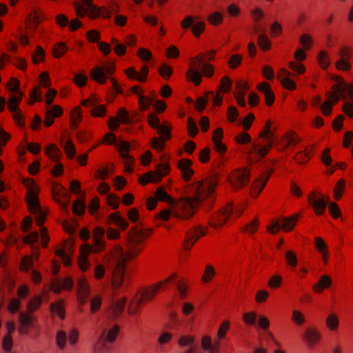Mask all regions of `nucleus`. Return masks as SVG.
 <instances>
[{"label":"nucleus","mask_w":353,"mask_h":353,"mask_svg":"<svg viewBox=\"0 0 353 353\" xmlns=\"http://www.w3.org/2000/svg\"><path fill=\"white\" fill-rule=\"evenodd\" d=\"M218 184L217 177L210 176L203 181L198 182L195 186L196 196L194 198L181 199L175 202L169 196L163 187H159L155 192V197L161 201L172 204V211L164 209L159 213V218L167 221L172 214L174 217L181 219H188L193 216L198 205L204 200L208 199V204L210 205L213 202V194Z\"/></svg>","instance_id":"f257e3e1"},{"label":"nucleus","mask_w":353,"mask_h":353,"mask_svg":"<svg viewBox=\"0 0 353 353\" xmlns=\"http://www.w3.org/2000/svg\"><path fill=\"white\" fill-rule=\"evenodd\" d=\"M146 238L142 229L134 227L128 234L126 248L118 245L112 252L110 266L113 269L112 285L114 290L122 285L125 263L139 255Z\"/></svg>","instance_id":"f03ea898"},{"label":"nucleus","mask_w":353,"mask_h":353,"mask_svg":"<svg viewBox=\"0 0 353 353\" xmlns=\"http://www.w3.org/2000/svg\"><path fill=\"white\" fill-rule=\"evenodd\" d=\"M28 188V194L26 196V202L30 213L34 214L36 216V223L41 227V234L42 236L41 243L43 247L48 245L49 236L47 235L46 228L42 227V224L45 221L46 213L41 210V207L39 203L37 198L38 187L33 181H30L26 185Z\"/></svg>","instance_id":"7ed1b4c3"},{"label":"nucleus","mask_w":353,"mask_h":353,"mask_svg":"<svg viewBox=\"0 0 353 353\" xmlns=\"http://www.w3.org/2000/svg\"><path fill=\"white\" fill-rule=\"evenodd\" d=\"M335 80L337 83L332 86L333 91L326 92L327 99L321 105V111L325 116L331 114L333 105L340 99L346 100L349 95L353 100V84H347L341 77H337Z\"/></svg>","instance_id":"20e7f679"},{"label":"nucleus","mask_w":353,"mask_h":353,"mask_svg":"<svg viewBox=\"0 0 353 353\" xmlns=\"http://www.w3.org/2000/svg\"><path fill=\"white\" fill-rule=\"evenodd\" d=\"M197 63H195L193 66H192L188 72H187V77L192 81V83L195 85H198L200 84L202 80L201 72L200 71V67L202 65L203 73L206 77H211L214 73V69L212 65L204 63L203 57L201 56H198L196 57Z\"/></svg>","instance_id":"39448f33"},{"label":"nucleus","mask_w":353,"mask_h":353,"mask_svg":"<svg viewBox=\"0 0 353 353\" xmlns=\"http://www.w3.org/2000/svg\"><path fill=\"white\" fill-rule=\"evenodd\" d=\"M243 212V208L239 207L234 210L232 204L230 203L222 212H216L212 216L209 223L214 228H218L222 226L231 214L239 216Z\"/></svg>","instance_id":"423d86ee"},{"label":"nucleus","mask_w":353,"mask_h":353,"mask_svg":"<svg viewBox=\"0 0 353 353\" xmlns=\"http://www.w3.org/2000/svg\"><path fill=\"white\" fill-rule=\"evenodd\" d=\"M176 276L175 274L172 275L170 278L165 280L163 282L158 283L154 285H152L150 288L145 289L141 294V299L138 300L137 303H135L134 305H131L129 309L128 312L130 314H134L136 313L137 310L139 308L140 305L141 304L143 300H152L156 294L157 293L159 289L162 286L163 283H167L170 282L171 279L174 278Z\"/></svg>","instance_id":"0eeeda50"},{"label":"nucleus","mask_w":353,"mask_h":353,"mask_svg":"<svg viewBox=\"0 0 353 353\" xmlns=\"http://www.w3.org/2000/svg\"><path fill=\"white\" fill-rule=\"evenodd\" d=\"M22 92H17L12 94L8 101V109L12 112V117L15 123L20 127L24 125V115L18 108V104L22 99Z\"/></svg>","instance_id":"6e6552de"},{"label":"nucleus","mask_w":353,"mask_h":353,"mask_svg":"<svg viewBox=\"0 0 353 353\" xmlns=\"http://www.w3.org/2000/svg\"><path fill=\"white\" fill-rule=\"evenodd\" d=\"M170 168L167 163H161L157 166L156 172H148L144 174L140 179L139 183L142 185H146L149 182L158 183L163 176H164L169 171Z\"/></svg>","instance_id":"1a4fd4ad"},{"label":"nucleus","mask_w":353,"mask_h":353,"mask_svg":"<svg viewBox=\"0 0 353 353\" xmlns=\"http://www.w3.org/2000/svg\"><path fill=\"white\" fill-rule=\"evenodd\" d=\"M250 180V170L247 168L237 169L233 171L230 176V183L236 189L246 186Z\"/></svg>","instance_id":"9d476101"},{"label":"nucleus","mask_w":353,"mask_h":353,"mask_svg":"<svg viewBox=\"0 0 353 353\" xmlns=\"http://www.w3.org/2000/svg\"><path fill=\"white\" fill-rule=\"evenodd\" d=\"M105 230L101 227L97 226L93 231L94 245L86 244L84 247L85 252H100L105 248L104 241Z\"/></svg>","instance_id":"9b49d317"},{"label":"nucleus","mask_w":353,"mask_h":353,"mask_svg":"<svg viewBox=\"0 0 353 353\" xmlns=\"http://www.w3.org/2000/svg\"><path fill=\"white\" fill-rule=\"evenodd\" d=\"M299 219V214H296L291 217H282L281 220L274 221L272 227L268 228V231L273 234L275 233L272 228L277 230L283 229L286 232L290 231L295 226L296 222Z\"/></svg>","instance_id":"f8f14e48"},{"label":"nucleus","mask_w":353,"mask_h":353,"mask_svg":"<svg viewBox=\"0 0 353 353\" xmlns=\"http://www.w3.org/2000/svg\"><path fill=\"white\" fill-rule=\"evenodd\" d=\"M206 232V229L202 227H194L188 231L186 234L184 241V248L185 250H190L194 243L199 239V238L204 235Z\"/></svg>","instance_id":"ddd939ff"},{"label":"nucleus","mask_w":353,"mask_h":353,"mask_svg":"<svg viewBox=\"0 0 353 353\" xmlns=\"http://www.w3.org/2000/svg\"><path fill=\"white\" fill-rule=\"evenodd\" d=\"M120 152L121 157L125 160V170L127 172H132L133 169L131 164L134 162V159L128 154L130 149V145L128 141H121L117 145Z\"/></svg>","instance_id":"4468645a"},{"label":"nucleus","mask_w":353,"mask_h":353,"mask_svg":"<svg viewBox=\"0 0 353 353\" xmlns=\"http://www.w3.org/2000/svg\"><path fill=\"white\" fill-rule=\"evenodd\" d=\"M114 69V66L113 65L104 68L96 67L91 70V77L94 81L103 84L106 81L107 74H112Z\"/></svg>","instance_id":"2eb2a0df"},{"label":"nucleus","mask_w":353,"mask_h":353,"mask_svg":"<svg viewBox=\"0 0 353 353\" xmlns=\"http://www.w3.org/2000/svg\"><path fill=\"white\" fill-rule=\"evenodd\" d=\"M81 105L92 108L91 113L94 117H103L105 114V106L99 105L97 99L95 97H92L88 99H85L81 101Z\"/></svg>","instance_id":"dca6fc26"},{"label":"nucleus","mask_w":353,"mask_h":353,"mask_svg":"<svg viewBox=\"0 0 353 353\" xmlns=\"http://www.w3.org/2000/svg\"><path fill=\"white\" fill-rule=\"evenodd\" d=\"M194 22V18L192 16H188L181 21V27L185 30L192 27V33L196 37H199L205 30V23L203 21H199L192 26Z\"/></svg>","instance_id":"f3484780"},{"label":"nucleus","mask_w":353,"mask_h":353,"mask_svg":"<svg viewBox=\"0 0 353 353\" xmlns=\"http://www.w3.org/2000/svg\"><path fill=\"white\" fill-rule=\"evenodd\" d=\"M117 117L118 119L113 117H111L108 119V127L112 130L117 129L119 127L118 121L124 124H128L131 122L128 112L123 108L119 109Z\"/></svg>","instance_id":"a211bd4d"},{"label":"nucleus","mask_w":353,"mask_h":353,"mask_svg":"<svg viewBox=\"0 0 353 353\" xmlns=\"http://www.w3.org/2000/svg\"><path fill=\"white\" fill-rule=\"evenodd\" d=\"M308 201L312 205L316 214L321 215L324 213L327 206V200L323 196L317 198L315 192H312L308 197Z\"/></svg>","instance_id":"6ab92c4d"},{"label":"nucleus","mask_w":353,"mask_h":353,"mask_svg":"<svg viewBox=\"0 0 353 353\" xmlns=\"http://www.w3.org/2000/svg\"><path fill=\"white\" fill-rule=\"evenodd\" d=\"M339 55L341 58L336 63L337 69L342 70H349L351 68V65L347 61V60L351 57L350 48L347 46L343 47L340 50Z\"/></svg>","instance_id":"aec40b11"},{"label":"nucleus","mask_w":353,"mask_h":353,"mask_svg":"<svg viewBox=\"0 0 353 353\" xmlns=\"http://www.w3.org/2000/svg\"><path fill=\"white\" fill-rule=\"evenodd\" d=\"M157 129L159 134L163 137V140L161 141L154 138L152 141V144L154 148L161 150L164 147L165 141L170 138V129L164 125H160Z\"/></svg>","instance_id":"412c9836"},{"label":"nucleus","mask_w":353,"mask_h":353,"mask_svg":"<svg viewBox=\"0 0 353 353\" xmlns=\"http://www.w3.org/2000/svg\"><path fill=\"white\" fill-rule=\"evenodd\" d=\"M131 91L139 97V103L141 110H146L152 103L153 99L143 94V91L139 85H134Z\"/></svg>","instance_id":"4be33fe9"},{"label":"nucleus","mask_w":353,"mask_h":353,"mask_svg":"<svg viewBox=\"0 0 353 353\" xmlns=\"http://www.w3.org/2000/svg\"><path fill=\"white\" fill-rule=\"evenodd\" d=\"M73 286V281L70 278H65L61 281L59 279L52 282L51 289L55 293H59L62 290H70Z\"/></svg>","instance_id":"5701e85b"},{"label":"nucleus","mask_w":353,"mask_h":353,"mask_svg":"<svg viewBox=\"0 0 353 353\" xmlns=\"http://www.w3.org/2000/svg\"><path fill=\"white\" fill-rule=\"evenodd\" d=\"M62 113L61 108L57 105H54L51 108H48L46 111L44 125L46 127L50 126L54 122V117H59Z\"/></svg>","instance_id":"b1692460"},{"label":"nucleus","mask_w":353,"mask_h":353,"mask_svg":"<svg viewBox=\"0 0 353 353\" xmlns=\"http://www.w3.org/2000/svg\"><path fill=\"white\" fill-rule=\"evenodd\" d=\"M78 290L79 293V301L81 304H84L90 294L89 285L85 279H80L79 280Z\"/></svg>","instance_id":"393cba45"},{"label":"nucleus","mask_w":353,"mask_h":353,"mask_svg":"<svg viewBox=\"0 0 353 353\" xmlns=\"http://www.w3.org/2000/svg\"><path fill=\"white\" fill-rule=\"evenodd\" d=\"M192 161L185 159L181 160L178 163V167L181 172L183 178L185 181H189L194 174V171L190 168Z\"/></svg>","instance_id":"a878e982"},{"label":"nucleus","mask_w":353,"mask_h":353,"mask_svg":"<svg viewBox=\"0 0 353 353\" xmlns=\"http://www.w3.org/2000/svg\"><path fill=\"white\" fill-rule=\"evenodd\" d=\"M291 73L285 69H281L279 75V79L281 81L283 85L289 90H294L296 84L294 81L290 79Z\"/></svg>","instance_id":"bb28decb"},{"label":"nucleus","mask_w":353,"mask_h":353,"mask_svg":"<svg viewBox=\"0 0 353 353\" xmlns=\"http://www.w3.org/2000/svg\"><path fill=\"white\" fill-rule=\"evenodd\" d=\"M259 92L264 93L265 102L268 105H271L274 101V94L270 90V85L267 83H263L258 85Z\"/></svg>","instance_id":"cd10ccee"},{"label":"nucleus","mask_w":353,"mask_h":353,"mask_svg":"<svg viewBox=\"0 0 353 353\" xmlns=\"http://www.w3.org/2000/svg\"><path fill=\"white\" fill-rule=\"evenodd\" d=\"M125 303V299L118 300L117 301L113 303L108 309L109 315L112 316L114 318H117L119 316H120L121 314L123 312Z\"/></svg>","instance_id":"c85d7f7f"},{"label":"nucleus","mask_w":353,"mask_h":353,"mask_svg":"<svg viewBox=\"0 0 353 353\" xmlns=\"http://www.w3.org/2000/svg\"><path fill=\"white\" fill-rule=\"evenodd\" d=\"M33 316L24 312L19 313V322L22 327L19 328V332L22 334H27L28 331L26 327L30 326L32 324Z\"/></svg>","instance_id":"c756f323"},{"label":"nucleus","mask_w":353,"mask_h":353,"mask_svg":"<svg viewBox=\"0 0 353 353\" xmlns=\"http://www.w3.org/2000/svg\"><path fill=\"white\" fill-rule=\"evenodd\" d=\"M119 332V327L117 325H114L112 328H111L110 330L107 331L105 327H102L101 333L99 336L100 340H105L106 339L109 342H113L117 335V333Z\"/></svg>","instance_id":"7c9ffc66"},{"label":"nucleus","mask_w":353,"mask_h":353,"mask_svg":"<svg viewBox=\"0 0 353 353\" xmlns=\"http://www.w3.org/2000/svg\"><path fill=\"white\" fill-rule=\"evenodd\" d=\"M270 174L267 176H261L260 178L256 180L254 184V187L253 188V190L252 192V196H257L260 194L265 185L269 179Z\"/></svg>","instance_id":"2f4dec72"},{"label":"nucleus","mask_w":353,"mask_h":353,"mask_svg":"<svg viewBox=\"0 0 353 353\" xmlns=\"http://www.w3.org/2000/svg\"><path fill=\"white\" fill-rule=\"evenodd\" d=\"M331 283V278L329 276L323 275L319 281L313 285V290L316 292H321L324 288L330 287Z\"/></svg>","instance_id":"473e14b6"},{"label":"nucleus","mask_w":353,"mask_h":353,"mask_svg":"<svg viewBox=\"0 0 353 353\" xmlns=\"http://www.w3.org/2000/svg\"><path fill=\"white\" fill-rule=\"evenodd\" d=\"M110 221L113 222L117 226L125 230L128 226V223L126 220L122 218L119 214L113 213L108 216Z\"/></svg>","instance_id":"72a5a7b5"},{"label":"nucleus","mask_w":353,"mask_h":353,"mask_svg":"<svg viewBox=\"0 0 353 353\" xmlns=\"http://www.w3.org/2000/svg\"><path fill=\"white\" fill-rule=\"evenodd\" d=\"M45 152L53 161H58L61 156L58 148L52 144L48 145L46 148Z\"/></svg>","instance_id":"f704fd0d"},{"label":"nucleus","mask_w":353,"mask_h":353,"mask_svg":"<svg viewBox=\"0 0 353 353\" xmlns=\"http://www.w3.org/2000/svg\"><path fill=\"white\" fill-rule=\"evenodd\" d=\"M50 310L53 314H56L61 319H63L64 315V308H63V301H59L57 303H53L50 305Z\"/></svg>","instance_id":"c9c22d12"},{"label":"nucleus","mask_w":353,"mask_h":353,"mask_svg":"<svg viewBox=\"0 0 353 353\" xmlns=\"http://www.w3.org/2000/svg\"><path fill=\"white\" fill-rule=\"evenodd\" d=\"M309 345L312 346L320 338V334L315 330H307L304 334Z\"/></svg>","instance_id":"e433bc0d"},{"label":"nucleus","mask_w":353,"mask_h":353,"mask_svg":"<svg viewBox=\"0 0 353 353\" xmlns=\"http://www.w3.org/2000/svg\"><path fill=\"white\" fill-rule=\"evenodd\" d=\"M339 323V318L334 313L330 314L326 319V325L332 330L337 329Z\"/></svg>","instance_id":"4c0bfd02"},{"label":"nucleus","mask_w":353,"mask_h":353,"mask_svg":"<svg viewBox=\"0 0 353 353\" xmlns=\"http://www.w3.org/2000/svg\"><path fill=\"white\" fill-rule=\"evenodd\" d=\"M42 302V299L39 296L33 297L27 305V310L28 312L31 313L37 310Z\"/></svg>","instance_id":"58836bf2"},{"label":"nucleus","mask_w":353,"mask_h":353,"mask_svg":"<svg viewBox=\"0 0 353 353\" xmlns=\"http://www.w3.org/2000/svg\"><path fill=\"white\" fill-rule=\"evenodd\" d=\"M67 341V334L65 332L59 330L56 335V343L60 350H63Z\"/></svg>","instance_id":"ea45409f"},{"label":"nucleus","mask_w":353,"mask_h":353,"mask_svg":"<svg viewBox=\"0 0 353 353\" xmlns=\"http://www.w3.org/2000/svg\"><path fill=\"white\" fill-rule=\"evenodd\" d=\"M32 57L33 63L34 64H37L44 59L45 52L41 46H38L36 48V50L32 54Z\"/></svg>","instance_id":"a19ab883"},{"label":"nucleus","mask_w":353,"mask_h":353,"mask_svg":"<svg viewBox=\"0 0 353 353\" xmlns=\"http://www.w3.org/2000/svg\"><path fill=\"white\" fill-rule=\"evenodd\" d=\"M85 210V204L79 201V199H76L72 205V211L74 214L76 215H82Z\"/></svg>","instance_id":"79ce46f5"},{"label":"nucleus","mask_w":353,"mask_h":353,"mask_svg":"<svg viewBox=\"0 0 353 353\" xmlns=\"http://www.w3.org/2000/svg\"><path fill=\"white\" fill-rule=\"evenodd\" d=\"M125 73L129 79H136L141 82L145 81V77H143L134 68H128Z\"/></svg>","instance_id":"37998d69"},{"label":"nucleus","mask_w":353,"mask_h":353,"mask_svg":"<svg viewBox=\"0 0 353 353\" xmlns=\"http://www.w3.org/2000/svg\"><path fill=\"white\" fill-rule=\"evenodd\" d=\"M315 246L321 255L328 253L327 245L321 237L315 239Z\"/></svg>","instance_id":"c03bdc74"},{"label":"nucleus","mask_w":353,"mask_h":353,"mask_svg":"<svg viewBox=\"0 0 353 353\" xmlns=\"http://www.w3.org/2000/svg\"><path fill=\"white\" fill-rule=\"evenodd\" d=\"M194 339L191 336H182L179 339L178 344L181 347H192Z\"/></svg>","instance_id":"a18cd8bd"},{"label":"nucleus","mask_w":353,"mask_h":353,"mask_svg":"<svg viewBox=\"0 0 353 353\" xmlns=\"http://www.w3.org/2000/svg\"><path fill=\"white\" fill-rule=\"evenodd\" d=\"M345 182L343 179H340L338 181L334 190L335 199L339 200L341 197L345 187Z\"/></svg>","instance_id":"49530a36"},{"label":"nucleus","mask_w":353,"mask_h":353,"mask_svg":"<svg viewBox=\"0 0 353 353\" xmlns=\"http://www.w3.org/2000/svg\"><path fill=\"white\" fill-rule=\"evenodd\" d=\"M67 46L63 43H58L53 48L54 56L57 58L61 57L67 51Z\"/></svg>","instance_id":"de8ad7c7"},{"label":"nucleus","mask_w":353,"mask_h":353,"mask_svg":"<svg viewBox=\"0 0 353 353\" xmlns=\"http://www.w3.org/2000/svg\"><path fill=\"white\" fill-rule=\"evenodd\" d=\"M285 260L289 266L294 268L297 265V258L296 254L292 251H288L285 253Z\"/></svg>","instance_id":"09e8293b"},{"label":"nucleus","mask_w":353,"mask_h":353,"mask_svg":"<svg viewBox=\"0 0 353 353\" xmlns=\"http://www.w3.org/2000/svg\"><path fill=\"white\" fill-rule=\"evenodd\" d=\"M188 130L189 135L191 137H195L198 134V132H199V130H198L196 123L194 121V120L191 117H189L188 119Z\"/></svg>","instance_id":"8fccbe9b"},{"label":"nucleus","mask_w":353,"mask_h":353,"mask_svg":"<svg viewBox=\"0 0 353 353\" xmlns=\"http://www.w3.org/2000/svg\"><path fill=\"white\" fill-rule=\"evenodd\" d=\"M258 44H259V47L261 48L264 50H267L270 49V40H269L268 37L263 34H260L259 36Z\"/></svg>","instance_id":"3c124183"},{"label":"nucleus","mask_w":353,"mask_h":353,"mask_svg":"<svg viewBox=\"0 0 353 353\" xmlns=\"http://www.w3.org/2000/svg\"><path fill=\"white\" fill-rule=\"evenodd\" d=\"M231 86L232 81L230 78L227 76L223 77L219 85L220 90L223 92H227L230 90Z\"/></svg>","instance_id":"603ef678"},{"label":"nucleus","mask_w":353,"mask_h":353,"mask_svg":"<svg viewBox=\"0 0 353 353\" xmlns=\"http://www.w3.org/2000/svg\"><path fill=\"white\" fill-rule=\"evenodd\" d=\"M101 305V296L96 295L91 299L90 303V310L92 313L98 311Z\"/></svg>","instance_id":"864d4df0"},{"label":"nucleus","mask_w":353,"mask_h":353,"mask_svg":"<svg viewBox=\"0 0 353 353\" xmlns=\"http://www.w3.org/2000/svg\"><path fill=\"white\" fill-rule=\"evenodd\" d=\"M243 321L248 325H255L256 314L255 312L245 313L243 316Z\"/></svg>","instance_id":"5fc2aeb1"},{"label":"nucleus","mask_w":353,"mask_h":353,"mask_svg":"<svg viewBox=\"0 0 353 353\" xmlns=\"http://www.w3.org/2000/svg\"><path fill=\"white\" fill-rule=\"evenodd\" d=\"M32 265V258L29 256H25L22 258L21 262V269L23 271L28 272Z\"/></svg>","instance_id":"6e6d98bb"},{"label":"nucleus","mask_w":353,"mask_h":353,"mask_svg":"<svg viewBox=\"0 0 353 353\" xmlns=\"http://www.w3.org/2000/svg\"><path fill=\"white\" fill-rule=\"evenodd\" d=\"M64 149L67 156L72 159L76 154V150L74 145L70 141H68L64 145Z\"/></svg>","instance_id":"4d7b16f0"},{"label":"nucleus","mask_w":353,"mask_h":353,"mask_svg":"<svg viewBox=\"0 0 353 353\" xmlns=\"http://www.w3.org/2000/svg\"><path fill=\"white\" fill-rule=\"evenodd\" d=\"M329 212L334 219H337L341 215V210L338 205L334 202L330 203Z\"/></svg>","instance_id":"13d9d810"},{"label":"nucleus","mask_w":353,"mask_h":353,"mask_svg":"<svg viewBox=\"0 0 353 353\" xmlns=\"http://www.w3.org/2000/svg\"><path fill=\"white\" fill-rule=\"evenodd\" d=\"M319 63L323 68H326L330 65V61L325 52L321 51L319 54Z\"/></svg>","instance_id":"bf43d9fd"},{"label":"nucleus","mask_w":353,"mask_h":353,"mask_svg":"<svg viewBox=\"0 0 353 353\" xmlns=\"http://www.w3.org/2000/svg\"><path fill=\"white\" fill-rule=\"evenodd\" d=\"M208 19L212 25H218L223 21V16L219 12H216L209 15Z\"/></svg>","instance_id":"052dcab7"},{"label":"nucleus","mask_w":353,"mask_h":353,"mask_svg":"<svg viewBox=\"0 0 353 353\" xmlns=\"http://www.w3.org/2000/svg\"><path fill=\"white\" fill-rule=\"evenodd\" d=\"M270 148V143L268 145H265L262 147H259L258 145H254V152L259 155L261 158H263L266 154L268 152Z\"/></svg>","instance_id":"680f3d73"},{"label":"nucleus","mask_w":353,"mask_h":353,"mask_svg":"<svg viewBox=\"0 0 353 353\" xmlns=\"http://www.w3.org/2000/svg\"><path fill=\"white\" fill-rule=\"evenodd\" d=\"M239 117L237 109L234 106H230L228 110V118L230 122H234Z\"/></svg>","instance_id":"e2e57ef3"},{"label":"nucleus","mask_w":353,"mask_h":353,"mask_svg":"<svg viewBox=\"0 0 353 353\" xmlns=\"http://www.w3.org/2000/svg\"><path fill=\"white\" fill-rule=\"evenodd\" d=\"M208 101V98L207 96V93L205 94V96L204 97H199L196 103V108L198 110V111L201 112H203Z\"/></svg>","instance_id":"0e129e2a"},{"label":"nucleus","mask_w":353,"mask_h":353,"mask_svg":"<svg viewBox=\"0 0 353 353\" xmlns=\"http://www.w3.org/2000/svg\"><path fill=\"white\" fill-rule=\"evenodd\" d=\"M107 202L110 206L117 209L119 205V199L114 194H109L107 196Z\"/></svg>","instance_id":"69168bd1"},{"label":"nucleus","mask_w":353,"mask_h":353,"mask_svg":"<svg viewBox=\"0 0 353 353\" xmlns=\"http://www.w3.org/2000/svg\"><path fill=\"white\" fill-rule=\"evenodd\" d=\"M300 41L305 49H310L312 43V37L307 34H303L300 38Z\"/></svg>","instance_id":"338daca9"},{"label":"nucleus","mask_w":353,"mask_h":353,"mask_svg":"<svg viewBox=\"0 0 353 353\" xmlns=\"http://www.w3.org/2000/svg\"><path fill=\"white\" fill-rule=\"evenodd\" d=\"M159 72L163 78L168 79L172 72V69L168 65H163L159 68Z\"/></svg>","instance_id":"774afa93"}]
</instances>
